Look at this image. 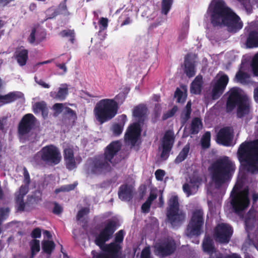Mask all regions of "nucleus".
<instances>
[{
	"label": "nucleus",
	"mask_w": 258,
	"mask_h": 258,
	"mask_svg": "<svg viewBox=\"0 0 258 258\" xmlns=\"http://www.w3.org/2000/svg\"><path fill=\"white\" fill-rule=\"evenodd\" d=\"M235 170V164L226 156L217 160L209 168L212 182L217 188L229 180Z\"/></svg>",
	"instance_id": "39448f33"
},
{
	"label": "nucleus",
	"mask_w": 258,
	"mask_h": 258,
	"mask_svg": "<svg viewBox=\"0 0 258 258\" xmlns=\"http://www.w3.org/2000/svg\"><path fill=\"white\" fill-rule=\"evenodd\" d=\"M251 67L254 75L258 76V53L252 59Z\"/></svg>",
	"instance_id": "864d4df0"
},
{
	"label": "nucleus",
	"mask_w": 258,
	"mask_h": 258,
	"mask_svg": "<svg viewBox=\"0 0 258 258\" xmlns=\"http://www.w3.org/2000/svg\"><path fill=\"white\" fill-rule=\"evenodd\" d=\"M247 48L258 47V29L251 31L247 37L246 42Z\"/></svg>",
	"instance_id": "7c9ffc66"
},
{
	"label": "nucleus",
	"mask_w": 258,
	"mask_h": 258,
	"mask_svg": "<svg viewBox=\"0 0 258 258\" xmlns=\"http://www.w3.org/2000/svg\"><path fill=\"white\" fill-rule=\"evenodd\" d=\"M140 258H151V251L149 246H146L141 251Z\"/></svg>",
	"instance_id": "052dcab7"
},
{
	"label": "nucleus",
	"mask_w": 258,
	"mask_h": 258,
	"mask_svg": "<svg viewBox=\"0 0 258 258\" xmlns=\"http://www.w3.org/2000/svg\"><path fill=\"white\" fill-rule=\"evenodd\" d=\"M202 128V123L199 118L193 119L191 124V132L192 134H197Z\"/></svg>",
	"instance_id": "58836bf2"
},
{
	"label": "nucleus",
	"mask_w": 258,
	"mask_h": 258,
	"mask_svg": "<svg viewBox=\"0 0 258 258\" xmlns=\"http://www.w3.org/2000/svg\"><path fill=\"white\" fill-rule=\"evenodd\" d=\"M119 198L124 201H130L133 198V187L127 184L121 185L118 192Z\"/></svg>",
	"instance_id": "412c9836"
},
{
	"label": "nucleus",
	"mask_w": 258,
	"mask_h": 258,
	"mask_svg": "<svg viewBox=\"0 0 258 258\" xmlns=\"http://www.w3.org/2000/svg\"><path fill=\"white\" fill-rule=\"evenodd\" d=\"M123 238L124 231L123 230H120L116 233L115 235L114 242H113L112 243H114L118 246H121L119 244L122 242Z\"/></svg>",
	"instance_id": "8fccbe9b"
},
{
	"label": "nucleus",
	"mask_w": 258,
	"mask_h": 258,
	"mask_svg": "<svg viewBox=\"0 0 258 258\" xmlns=\"http://www.w3.org/2000/svg\"><path fill=\"white\" fill-rule=\"evenodd\" d=\"M202 247L204 251L210 254L209 258H240L236 254L224 255L216 249L213 240L209 236H206L203 240Z\"/></svg>",
	"instance_id": "f8f14e48"
},
{
	"label": "nucleus",
	"mask_w": 258,
	"mask_h": 258,
	"mask_svg": "<svg viewBox=\"0 0 258 258\" xmlns=\"http://www.w3.org/2000/svg\"><path fill=\"white\" fill-rule=\"evenodd\" d=\"M249 74L240 69L236 73L234 80L235 82L245 85L251 82Z\"/></svg>",
	"instance_id": "2f4dec72"
},
{
	"label": "nucleus",
	"mask_w": 258,
	"mask_h": 258,
	"mask_svg": "<svg viewBox=\"0 0 258 258\" xmlns=\"http://www.w3.org/2000/svg\"><path fill=\"white\" fill-rule=\"evenodd\" d=\"M211 19L214 26H226L228 31L236 32L243 24L239 17L225 5L223 0H213L209 7Z\"/></svg>",
	"instance_id": "f03ea898"
},
{
	"label": "nucleus",
	"mask_w": 258,
	"mask_h": 258,
	"mask_svg": "<svg viewBox=\"0 0 258 258\" xmlns=\"http://www.w3.org/2000/svg\"><path fill=\"white\" fill-rule=\"evenodd\" d=\"M67 0H63L61 2L57 7L56 12V15L58 14H63L64 15H69V12L68 11L67 7L66 5Z\"/></svg>",
	"instance_id": "c03bdc74"
},
{
	"label": "nucleus",
	"mask_w": 258,
	"mask_h": 258,
	"mask_svg": "<svg viewBox=\"0 0 258 258\" xmlns=\"http://www.w3.org/2000/svg\"><path fill=\"white\" fill-rule=\"evenodd\" d=\"M141 132V125L139 123H134L128 126L124 135V140L135 146Z\"/></svg>",
	"instance_id": "2eb2a0df"
},
{
	"label": "nucleus",
	"mask_w": 258,
	"mask_h": 258,
	"mask_svg": "<svg viewBox=\"0 0 258 258\" xmlns=\"http://www.w3.org/2000/svg\"><path fill=\"white\" fill-rule=\"evenodd\" d=\"M90 212V210L88 208H83L80 210L76 216L77 220H80L84 216L87 215Z\"/></svg>",
	"instance_id": "6e6d98bb"
},
{
	"label": "nucleus",
	"mask_w": 258,
	"mask_h": 258,
	"mask_svg": "<svg viewBox=\"0 0 258 258\" xmlns=\"http://www.w3.org/2000/svg\"><path fill=\"white\" fill-rule=\"evenodd\" d=\"M211 134L210 132H206L202 139V146L203 147L208 148L210 144Z\"/></svg>",
	"instance_id": "09e8293b"
},
{
	"label": "nucleus",
	"mask_w": 258,
	"mask_h": 258,
	"mask_svg": "<svg viewBox=\"0 0 258 258\" xmlns=\"http://www.w3.org/2000/svg\"><path fill=\"white\" fill-rule=\"evenodd\" d=\"M23 170L24 175L23 183L25 184L29 185L31 182L29 173L26 167L25 166L23 167Z\"/></svg>",
	"instance_id": "4d7b16f0"
},
{
	"label": "nucleus",
	"mask_w": 258,
	"mask_h": 258,
	"mask_svg": "<svg viewBox=\"0 0 258 258\" xmlns=\"http://www.w3.org/2000/svg\"><path fill=\"white\" fill-rule=\"evenodd\" d=\"M229 94L226 104L227 111H231L237 106V115L238 117L248 114L250 110V103L242 90L239 88H233L229 91Z\"/></svg>",
	"instance_id": "0eeeda50"
},
{
	"label": "nucleus",
	"mask_w": 258,
	"mask_h": 258,
	"mask_svg": "<svg viewBox=\"0 0 258 258\" xmlns=\"http://www.w3.org/2000/svg\"><path fill=\"white\" fill-rule=\"evenodd\" d=\"M55 244L52 240H43L42 242L43 252L47 254H51L55 249Z\"/></svg>",
	"instance_id": "f704fd0d"
},
{
	"label": "nucleus",
	"mask_w": 258,
	"mask_h": 258,
	"mask_svg": "<svg viewBox=\"0 0 258 258\" xmlns=\"http://www.w3.org/2000/svg\"><path fill=\"white\" fill-rule=\"evenodd\" d=\"M233 231L230 225L222 223L218 225L215 229V240L220 243H228L232 234Z\"/></svg>",
	"instance_id": "4468645a"
},
{
	"label": "nucleus",
	"mask_w": 258,
	"mask_h": 258,
	"mask_svg": "<svg viewBox=\"0 0 258 258\" xmlns=\"http://www.w3.org/2000/svg\"><path fill=\"white\" fill-rule=\"evenodd\" d=\"M176 249V245L172 238L165 239L162 242V256L172 254Z\"/></svg>",
	"instance_id": "393cba45"
},
{
	"label": "nucleus",
	"mask_w": 258,
	"mask_h": 258,
	"mask_svg": "<svg viewBox=\"0 0 258 258\" xmlns=\"http://www.w3.org/2000/svg\"><path fill=\"white\" fill-rule=\"evenodd\" d=\"M10 210L9 207L0 208V222H3L9 216Z\"/></svg>",
	"instance_id": "603ef678"
},
{
	"label": "nucleus",
	"mask_w": 258,
	"mask_h": 258,
	"mask_svg": "<svg viewBox=\"0 0 258 258\" xmlns=\"http://www.w3.org/2000/svg\"><path fill=\"white\" fill-rule=\"evenodd\" d=\"M61 160V155L59 149L50 144L42 147L33 156L31 161L38 165L42 164L43 162L55 165L59 163Z\"/></svg>",
	"instance_id": "6e6552de"
},
{
	"label": "nucleus",
	"mask_w": 258,
	"mask_h": 258,
	"mask_svg": "<svg viewBox=\"0 0 258 258\" xmlns=\"http://www.w3.org/2000/svg\"><path fill=\"white\" fill-rule=\"evenodd\" d=\"M200 184V181L198 178H191L189 181L187 182L183 185V191L187 197L196 194Z\"/></svg>",
	"instance_id": "4be33fe9"
},
{
	"label": "nucleus",
	"mask_w": 258,
	"mask_h": 258,
	"mask_svg": "<svg viewBox=\"0 0 258 258\" xmlns=\"http://www.w3.org/2000/svg\"><path fill=\"white\" fill-rule=\"evenodd\" d=\"M125 99L124 93L120 92L113 99L105 98L99 100L94 108V114L96 120L102 124L111 120L117 114L118 105L122 104Z\"/></svg>",
	"instance_id": "20e7f679"
},
{
	"label": "nucleus",
	"mask_w": 258,
	"mask_h": 258,
	"mask_svg": "<svg viewBox=\"0 0 258 258\" xmlns=\"http://www.w3.org/2000/svg\"><path fill=\"white\" fill-rule=\"evenodd\" d=\"M148 111L147 107L144 104H140L134 108L133 115L137 121L136 123H139L141 125L144 124L147 117Z\"/></svg>",
	"instance_id": "aec40b11"
},
{
	"label": "nucleus",
	"mask_w": 258,
	"mask_h": 258,
	"mask_svg": "<svg viewBox=\"0 0 258 258\" xmlns=\"http://www.w3.org/2000/svg\"><path fill=\"white\" fill-rule=\"evenodd\" d=\"M117 222L113 220H107L104 228L95 239L94 242L103 251L98 254L95 258H120L121 246L114 243L106 244L112 236L117 229Z\"/></svg>",
	"instance_id": "7ed1b4c3"
},
{
	"label": "nucleus",
	"mask_w": 258,
	"mask_h": 258,
	"mask_svg": "<svg viewBox=\"0 0 258 258\" xmlns=\"http://www.w3.org/2000/svg\"><path fill=\"white\" fill-rule=\"evenodd\" d=\"M172 2L173 0L162 1V13H164L165 15L167 14L171 8Z\"/></svg>",
	"instance_id": "3c124183"
},
{
	"label": "nucleus",
	"mask_w": 258,
	"mask_h": 258,
	"mask_svg": "<svg viewBox=\"0 0 258 258\" xmlns=\"http://www.w3.org/2000/svg\"><path fill=\"white\" fill-rule=\"evenodd\" d=\"M179 206L178 197L176 196H172L169 201V207L167 210H178Z\"/></svg>",
	"instance_id": "37998d69"
},
{
	"label": "nucleus",
	"mask_w": 258,
	"mask_h": 258,
	"mask_svg": "<svg viewBox=\"0 0 258 258\" xmlns=\"http://www.w3.org/2000/svg\"><path fill=\"white\" fill-rule=\"evenodd\" d=\"M189 150V145H186L177 157L175 161L176 162H180L184 160L187 157Z\"/></svg>",
	"instance_id": "a19ab883"
},
{
	"label": "nucleus",
	"mask_w": 258,
	"mask_h": 258,
	"mask_svg": "<svg viewBox=\"0 0 258 258\" xmlns=\"http://www.w3.org/2000/svg\"><path fill=\"white\" fill-rule=\"evenodd\" d=\"M174 142V133L171 130L165 132L162 139V160H166L172 147Z\"/></svg>",
	"instance_id": "f3484780"
},
{
	"label": "nucleus",
	"mask_w": 258,
	"mask_h": 258,
	"mask_svg": "<svg viewBox=\"0 0 258 258\" xmlns=\"http://www.w3.org/2000/svg\"><path fill=\"white\" fill-rule=\"evenodd\" d=\"M24 95L19 91H13L5 95H0V102L3 104H9L19 99H24Z\"/></svg>",
	"instance_id": "5701e85b"
},
{
	"label": "nucleus",
	"mask_w": 258,
	"mask_h": 258,
	"mask_svg": "<svg viewBox=\"0 0 258 258\" xmlns=\"http://www.w3.org/2000/svg\"><path fill=\"white\" fill-rule=\"evenodd\" d=\"M77 185L78 182L76 181L73 184L62 185L59 188H56L54 190V193L57 194L60 192H69L74 190Z\"/></svg>",
	"instance_id": "ea45409f"
},
{
	"label": "nucleus",
	"mask_w": 258,
	"mask_h": 258,
	"mask_svg": "<svg viewBox=\"0 0 258 258\" xmlns=\"http://www.w3.org/2000/svg\"><path fill=\"white\" fill-rule=\"evenodd\" d=\"M31 255L29 258H34L40 251V241L37 239H33L30 242Z\"/></svg>",
	"instance_id": "e433bc0d"
},
{
	"label": "nucleus",
	"mask_w": 258,
	"mask_h": 258,
	"mask_svg": "<svg viewBox=\"0 0 258 258\" xmlns=\"http://www.w3.org/2000/svg\"><path fill=\"white\" fill-rule=\"evenodd\" d=\"M248 195V190L247 188H245L232 197L231 205L233 211L236 213L239 214L248 207L249 200Z\"/></svg>",
	"instance_id": "9d476101"
},
{
	"label": "nucleus",
	"mask_w": 258,
	"mask_h": 258,
	"mask_svg": "<svg viewBox=\"0 0 258 258\" xmlns=\"http://www.w3.org/2000/svg\"><path fill=\"white\" fill-rule=\"evenodd\" d=\"M33 111L35 114L41 112L44 119L48 117V109L46 103L44 101L36 102L33 106Z\"/></svg>",
	"instance_id": "bb28decb"
},
{
	"label": "nucleus",
	"mask_w": 258,
	"mask_h": 258,
	"mask_svg": "<svg viewBox=\"0 0 258 258\" xmlns=\"http://www.w3.org/2000/svg\"><path fill=\"white\" fill-rule=\"evenodd\" d=\"M197 55L194 54H188L185 57L184 62V72L188 77H193L196 74L195 63Z\"/></svg>",
	"instance_id": "6ab92c4d"
},
{
	"label": "nucleus",
	"mask_w": 258,
	"mask_h": 258,
	"mask_svg": "<svg viewBox=\"0 0 258 258\" xmlns=\"http://www.w3.org/2000/svg\"><path fill=\"white\" fill-rule=\"evenodd\" d=\"M37 78L35 77V80L36 83L41 86L42 87L44 88H49L50 87V85L44 82L42 80H39V81H37Z\"/></svg>",
	"instance_id": "774afa93"
},
{
	"label": "nucleus",
	"mask_w": 258,
	"mask_h": 258,
	"mask_svg": "<svg viewBox=\"0 0 258 258\" xmlns=\"http://www.w3.org/2000/svg\"><path fill=\"white\" fill-rule=\"evenodd\" d=\"M182 90L177 88L175 92L174 97L177 99V102L178 103L184 102L186 98V88L184 86H182Z\"/></svg>",
	"instance_id": "c9c22d12"
},
{
	"label": "nucleus",
	"mask_w": 258,
	"mask_h": 258,
	"mask_svg": "<svg viewBox=\"0 0 258 258\" xmlns=\"http://www.w3.org/2000/svg\"><path fill=\"white\" fill-rule=\"evenodd\" d=\"M154 252L155 254L161 257V241L159 240L154 245Z\"/></svg>",
	"instance_id": "13d9d810"
},
{
	"label": "nucleus",
	"mask_w": 258,
	"mask_h": 258,
	"mask_svg": "<svg viewBox=\"0 0 258 258\" xmlns=\"http://www.w3.org/2000/svg\"><path fill=\"white\" fill-rule=\"evenodd\" d=\"M60 35L62 37H70L69 40L72 43H74L75 33L74 30L67 29L62 30L60 32Z\"/></svg>",
	"instance_id": "79ce46f5"
},
{
	"label": "nucleus",
	"mask_w": 258,
	"mask_h": 258,
	"mask_svg": "<svg viewBox=\"0 0 258 258\" xmlns=\"http://www.w3.org/2000/svg\"><path fill=\"white\" fill-rule=\"evenodd\" d=\"M42 201V194L39 191L34 192L31 195L27 196L26 205L30 207L37 205Z\"/></svg>",
	"instance_id": "473e14b6"
},
{
	"label": "nucleus",
	"mask_w": 258,
	"mask_h": 258,
	"mask_svg": "<svg viewBox=\"0 0 258 258\" xmlns=\"http://www.w3.org/2000/svg\"><path fill=\"white\" fill-rule=\"evenodd\" d=\"M237 156L248 171L258 172V140L242 143L238 149Z\"/></svg>",
	"instance_id": "423d86ee"
},
{
	"label": "nucleus",
	"mask_w": 258,
	"mask_h": 258,
	"mask_svg": "<svg viewBox=\"0 0 258 258\" xmlns=\"http://www.w3.org/2000/svg\"><path fill=\"white\" fill-rule=\"evenodd\" d=\"M161 113V105L160 103H157L155 104L153 112L152 114V121L155 123L160 120Z\"/></svg>",
	"instance_id": "4c0bfd02"
},
{
	"label": "nucleus",
	"mask_w": 258,
	"mask_h": 258,
	"mask_svg": "<svg viewBox=\"0 0 258 258\" xmlns=\"http://www.w3.org/2000/svg\"><path fill=\"white\" fill-rule=\"evenodd\" d=\"M36 29L35 28H33L31 33L29 36L28 38V41L30 44L36 43V44H38L41 43L42 41L44 40L45 38V35H43L42 36H37L36 37Z\"/></svg>",
	"instance_id": "72a5a7b5"
},
{
	"label": "nucleus",
	"mask_w": 258,
	"mask_h": 258,
	"mask_svg": "<svg viewBox=\"0 0 258 258\" xmlns=\"http://www.w3.org/2000/svg\"><path fill=\"white\" fill-rule=\"evenodd\" d=\"M62 208L56 202H54V208L52 210L53 213L59 215L62 212Z\"/></svg>",
	"instance_id": "680f3d73"
},
{
	"label": "nucleus",
	"mask_w": 258,
	"mask_h": 258,
	"mask_svg": "<svg viewBox=\"0 0 258 258\" xmlns=\"http://www.w3.org/2000/svg\"><path fill=\"white\" fill-rule=\"evenodd\" d=\"M121 147V144L119 141H113L104 149L103 154L89 158L86 169L87 175L99 176L110 172L112 170L111 164L114 165L116 163L113 159Z\"/></svg>",
	"instance_id": "f257e3e1"
},
{
	"label": "nucleus",
	"mask_w": 258,
	"mask_h": 258,
	"mask_svg": "<svg viewBox=\"0 0 258 258\" xmlns=\"http://www.w3.org/2000/svg\"><path fill=\"white\" fill-rule=\"evenodd\" d=\"M151 204L147 201L142 205L141 209L142 211L145 213H148L150 211V208Z\"/></svg>",
	"instance_id": "69168bd1"
},
{
	"label": "nucleus",
	"mask_w": 258,
	"mask_h": 258,
	"mask_svg": "<svg viewBox=\"0 0 258 258\" xmlns=\"http://www.w3.org/2000/svg\"><path fill=\"white\" fill-rule=\"evenodd\" d=\"M62 87H59L58 91H52L50 93L51 97L60 101L65 100L69 93L68 85L66 84L61 85Z\"/></svg>",
	"instance_id": "a878e982"
},
{
	"label": "nucleus",
	"mask_w": 258,
	"mask_h": 258,
	"mask_svg": "<svg viewBox=\"0 0 258 258\" xmlns=\"http://www.w3.org/2000/svg\"><path fill=\"white\" fill-rule=\"evenodd\" d=\"M229 79L225 74H218L212 81L213 88L212 90V98L214 100L217 99L223 93L228 83Z\"/></svg>",
	"instance_id": "9b49d317"
},
{
	"label": "nucleus",
	"mask_w": 258,
	"mask_h": 258,
	"mask_svg": "<svg viewBox=\"0 0 258 258\" xmlns=\"http://www.w3.org/2000/svg\"><path fill=\"white\" fill-rule=\"evenodd\" d=\"M63 157L67 169L71 170L76 168L74 153L72 149L65 148L63 150Z\"/></svg>",
	"instance_id": "b1692460"
},
{
	"label": "nucleus",
	"mask_w": 258,
	"mask_h": 258,
	"mask_svg": "<svg viewBox=\"0 0 258 258\" xmlns=\"http://www.w3.org/2000/svg\"><path fill=\"white\" fill-rule=\"evenodd\" d=\"M29 185L25 184L22 185L19 189L18 192L15 193V197L24 198V196L28 193L29 190Z\"/></svg>",
	"instance_id": "de8ad7c7"
},
{
	"label": "nucleus",
	"mask_w": 258,
	"mask_h": 258,
	"mask_svg": "<svg viewBox=\"0 0 258 258\" xmlns=\"http://www.w3.org/2000/svg\"><path fill=\"white\" fill-rule=\"evenodd\" d=\"M130 11L125 10L121 15L119 17V19H123V21L121 24V26L127 25L130 24L132 22L131 17L130 16Z\"/></svg>",
	"instance_id": "a18cd8bd"
},
{
	"label": "nucleus",
	"mask_w": 258,
	"mask_h": 258,
	"mask_svg": "<svg viewBox=\"0 0 258 258\" xmlns=\"http://www.w3.org/2000/svg\"><path fill=\"white\" fill-rule=\"evenodd\" d=\"M14 57L18 63L23 67L26 64L28 59V50L25 49L17 50L15 52Z\"/></svg>",
	"instance_id": "cd10ccee"
},
{
	"label": "nucleus",
	"mask_w": 258,
	"mask_h": 258,
	"mask_svg": "<svg viewBox=\"0 0 258 258\" xmlns=\"http://www.w3.org/2000/svg\"><path fill=\"white\" fill-rule=\"evenodd\" d=\"M187 32H188V26H185L183 29H182L181 32H180L179 37H178V39L180 41H182L183 40H184L187 36Z\"/></svg>",
	"instance_id": "e2e57ef3"
},
{
	"label": "nucleus",
	"mask_w": 258,
	"mask_h": 258,
	"mask_svg": "<svg viewBox=\"0 0 258 258\" xmlns=\"http://www.w3.org/2000/svg\"><path fill=\"white\" fill-rule=\"evenodd\" d=\"M36 122V117L31 113L24 115L19 123L18 132L23 136L29 134L34 128Z\"/></svg>",
	"instance_id": "ddd939ff"
},
{
	"label": "nucleus",
	"mask_w": 258,
	"mask_h": 258,
	"mask_svg": "<svg viewBox=\"0 0 258 258\" xmlns=\"http://www.w3.org/2000/svg\"><path fill=\"white\" fill-rule=\"evenodd\" d=\"M108 20L106 18L102 17L99 21L100 31H103L106 29L108 27Z\"/></svg>",
	"instance_id": "5fc2aeb1"
},
{
	"label": "nucleus",
	"mask_w": 258,
	"mask_h": 258,
	"mask_svg": "<svg viewBox=\"0 0 258 258\" xmlns=\"http://www.w3.org/2000/svg\"><path fill=\"white\" fill-rule=\"evenodd\" d=\"M234 131L230 127H225L220 130L217 135L216 141L219 144L226 146L232 145Z\"/></svg>",
	"instance_id": "dca6fc26"
},
{
	"label": "nucleus",
	"mask_w": 258,
	"mask_h": 258,
	"mask_svg": "<svg viewBox=\"0 0 258 258\" xmlns=\"http://www.w3.org/2000/svg\"><path fill=\"white\" fill-rule=\"evenodd\" d=\"M15 203L17 206V209L19 211H24L25 210V206L26 205V202L25 203L24 201V198L22 197H15Z\"/></svg>",
	"instance_id": "49530a36"
},
{
	"label": "nucleus",
	"mask_w": 258,
	"mask_h": 258,
	"mask_svg": "<svg viewBox=\"0 0 258 258\" xmlns=\"http://www.w3.org/2000/svg\"><path fill=\"white\" fill-rule=\"evenodd\" d=\"M204 224L203 212L201 209L195 210L192 215L190 222L187 225L185 232L188 237L199 235L202 226Z\"/></svg>",
	"instance_id": "1a4fd4ad"
},
{
	"label": "nucleus",
	"mask_w": 258,
	"mask_h": 258,
	"mask_svg": "<svg viewBox=\"0 0 258 258\" xmlns=\"http://www.w3.org/2000/svg\"><path fill=\"white\" fill-rule=\"evenodd\" d=\"M177 110V107L176 106H174L172 109L169 110L167 112L164 114V115L162 117L163 119H166L168 118H170L173 116L175 112Z\"/></svg>",
	"instance_id": "bf43d9fd"
},
{
	"label": "nucleus",
	"mask_w": 258,
	"mask_h": 258,
	"mask_svg": "<svg viewBox=\"0 0 258 258\" xmlns=\"http://www.w3.org/2000/svg\"><path fill=\"white\" fill-rule=\"evenodd\" d=\"M166 215L167 221L173 226L181 224L186 218L185 213L180 209L167 210Z\"/></svg>",
	"instance_id": "a211bd4d"
},
{
	"label": "nucleus",
	"mask_w": 258,
	"mask_h": 258,
	"mask_svg": "<svg viewBox=\"0 0 258 258\" xmlns=\"http://www.w3.org/2000/svg\"><path fill=\"white\" fill-rule=\"evenodd\" d=\"M203 85V77L201 75L197 76L190 86V92L195 94L201 93Z\"/></svg>",
	"instance_id": "c85d7f7f"
},
{
	"label": "nucleus",
	"mask_w": 258,
	"mask_h": 258,
	"mask_svg": "<svg viewBox=\"0 0 258 258\" xmlns=\"http://www.w3.org/2000/svg\"><path fill=\"white\" fill-rule=\"evenodd\" d=\"M31 236L33 238H40L41 236V231L40 229L39 228L34 229L31 233Z\"/></svg>",
	"instance_id": "0e129e2a"
},
{
	"label": "nucleus",
	"mask_w": 258,
	"mask_h": 258,
	"mask_svg": "<svg viewBox=\"0 0 258 258\" xmlns=\"http://www.w3.org/2000/svg\"><path fill=\"white\" fill-rule=\"evenodd\" d=\"M191 113V110H184L182 112L181 117L184 120V121H186L190 117V114Z\"/></svg>",
	"instance_id": "338daca9"
},
{
	"label": "nucleus",
	"mask_w": 258,
	"mask_h": 258,
	"mask_svg": "<svg viewBox=\"0 0 258 258\" xmlns=\"http://www.w3.org/2000/svg\"><path fill=\"white\" fill-rule=\"evenodd\" d=\"M120 122L115 123L112 126V130L114 135L116 136H119L122 132L123 126L125 122L127 121V117L125 114H122L119 116Z\"/></svg>",
	"instance_id": "c756f323"
}]
</instances>
